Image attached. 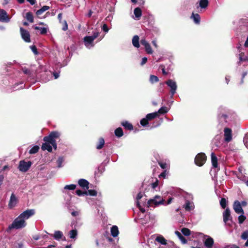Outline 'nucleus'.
Listing matches in <instances>:
<instances>
[{
    "label": "nucleus",
    "instance_id": "de8ad7c7",
    "mask_svg": "<svg viewBox=\"0 0 248 248\" xmlns=\"http://www.w3.org/2000/svg\"><path fill=\"white\" fill-rule=\"evenodd\" d=\"M64 160L62 157H59L57 160L58 167L61 168L62 167V164Z\"/></svg>",
    "mask_w": 248,
    "mask_h": 248
},
{
    "label": "nucleus",
    "instance_id": "e433bc0d",
    "mask_svg": "<svg viewBox=\"0 0 248 248\" xmlns=\"http://www.w3.org/2000/svg\"><path fill=\"white\" fill-rule=\"evenodd\" d=\"M26 18L30 22L32 23L33 22V17L31 12H28L26 14Z\"/></svg>",
    "mask_w": 248,
    "mask_h": 248
},
{
    "label": "nucleus",
    "instance_id": "c03bdc74",
    "mask_svg": "<svg viewBox=\"0 0 248 248\" xmlns=\"http://www.w3.org/2000/svg\"><path fill=\"white\" fill-rule=\"evenodd\" d=\"M76 187V185L74 184H71L69 185H66L64 187V189L66 190H74Z\"/></svg>",
    "mask_w": 248,
    "mask_h": 248
},
{
    "label": "nucleus",
    "instance_id": "5701e85b",
    "mask_svg": "<svg viewBox=\"0 0 248 248\" xmlns=\"http://www.w3.org/2000/svg\"><path fill=\"white\" fill-rule=\"evenodd\" d=\"M132 42L134 47L136 48H139L140 47L139 37L138 35H135L133 36Z\"/></svg>",
    "mask_w": 248,
    "mask_h": 248
},
{
    "label": "nucleus",
    "instance_id": "f257e3e1",
    "mask_svg": "<svg viewBox=\"0 0 248 248\" xmlns=\"http://www.w3.org/2000/svg\"><path fill=\"white\" fill-rule=\"evenodd\" d=\"M35 214L34 209H28L20 214L13 221L12 223L9 225L7 231L12 229H21L25 228L27 225L26 220Z\"/></svg>",
    "mask_w": 248,
    "mask_h": 248
},
{
    "label": "nucleus",
    "instance_id": "4d7b16f0",
    "mask_svg": "<svg viewBox=\"0 0 248 248\" xmlns=\"http://www.w3.org/2000/svg\"><path fill=\"white\" fill-rule=\"evenodd\" d=\"M14 248H24L23 243L19 242L15 244Z\"/></svg>",
    "mask_w": 248,
    "mask_h": 248
},
{
    "label": "nucleus",
    "instance_id": "e2e57ef3",
    "mask_svg": "<svg viewBox=\"0 0 248 248\" xmlns=\"http://www.w3.org/2000/svg\"><path fill=\"white\" fill-rule=\"evenodd\" d=\"M243 55H244V54L243 53H240L239 54V62H238V64H240V62L242 61H244L245 60V59L243 58Z\"/></svg>",
    "mask_w": 248,
    "mask_h": 248
},
{
    "label": "nucleus",
    "instance_id": "72a5a7b5",
    "mask_svg": "<svg viewBox=\"0 0 248 248\" xmlns=\"http://www.w3.org/2000/svg\"><path fill=\"white\" fill-rule=\"evenodd\" d=\"M115 134L117 137H121L123 135V131L122 128L119 127L115 129Z\"/></svg>",
    "mask_w": 248,
    "mask_h": 248
},
{
    "label": "nucleus",
    "instance_id": "aec40b11",
    "mask_svg": "<svg viewBox=\"0 0 248 248\" xmlns=\"http://www.w3.org/2000/svg\"><path fill=\"white\" fill-rule=\"evenodd\" d=\"M78 185L83 188H89V182L84 179H80L78 182Z\"/></svg>",
    "mask_w": 248,
    "mask_h": 248
},
{
    "label": "nucleus",
    "instance_id": "8fccbe9b",
    "mask_svg": "<svg viewBox=\"0 0 248 248\" xmlns=\"http://www.w3.org/2000/svg\"><path fill=\"white\" fill-rule=\"evenodd\" d=\"M76 192V194L79 196H83L84 195H87V191L83 192L82 190H79V189L77 190Z\"/></svg>",
    "mask_w": 248,
    "mask_h": 248
},
{
    "label": "nucleus",
    "instance_id": "bf43d9fd",
    "mask_svg": "<svg viewBox=\"0 0 248 248\" xmlns=\"http://www.w3.org/2000/svg\"><path fill=\"white\" fill-rule=\"evenodd\" d=\"M102 30L104 32H105L106 33L108 32V30H109L108 28V26H107V24H104L103 25V26L102 27Z\"/></svg>",
    "mask_w": 248,
    "mask_h": 248
},
{
    "label": "nucleus",
    "instance_id": "7c9ffc66",
    "mask_svg": "<svg viewBox=\"0 0 248 248\" xmlns=\"http://www.w3.org/2000/svg\"><path fill=\"white\" fill-rule=\"evenodd\" d=\"M34 29L36 30H39L41 34H45L47 31V29L45 27H40L38 26H34Z\"/></svg>",
    "mask_w": 248,
    "mask_h": 248
},
{
    "label": "nucleus",
    "instance_id": "dca6fc26",
    "mask_svg": "<svg viewBox=\"0 0 248 248\" xmlns=\"http://www.w3.org/2000/svg\"><path fill=\"white\" fill-rule=\"evenodd\" d=\"M50 235L53 236L54 239L57 241H60L61 239L65 240V237L63 236V232L60 231H56L53 234Z\"/></svg>",
    "mask_w": 248,
    "mask_h": 248
},
{
    "label": "nucleus",
    "instance_id": "9b49d317",
    "mask_svg": "<svg viewBox=\"0 0 248 248\" xmlns=\"http://www.w3.org/2000/svg\"><path fill=\"white\" fill-rule=\"evenodd\" d=\"M20 31L22 38L26 42H30L31 41L30 40V34L29 32L24 29L23 28L21 27L20 28Z\"/></svg>",
    "mask_w": 248,
    "mask_h": 248
},
{
    "label": "nucleus",
    "instance_id": "c756f323",
    "mask_svg": "<svg viewBox=\"0 0 248 248\" xmlns=\"http://www.w3.org/2000/svg\"><path fill=\"white\" fill-rule=\"evenodd\" d=\"M49 9V7L48 6H44L40 9L37 10L36 12V14L37 16L41 15L43 13Z\"/></svg>",
    "mask_w": 248,
    "mask_h": 248
},
{
    "label": "nucleus",
    "instance_id": "3c124183",
    "mask_svg": "<svg viewBox=\"0 0 248 248\" xmlns=\"http://www.w3.org/2000/svg\"><path fill=\"white\" fill-rule=\"evenodd\" d=\"M145 50L147 52V53L148 54H152L153 52V51L150 44L148 45L147 46H146L145 47Z\"/></svg>",
    "mask_w": 248,
    "mask_h": 248
},
{
    "label": "nucleus",
    "instance_id": "69168bd1",
    "mask_svg": "<svg viewBox=\"0 0 248 248\" xmlns=\"http://www.w3.org/2000/svg\"><path fill=\"white\" fill-rule=\"evenodd\" d=\"M71 215L73 217H77V216H78L79 212L78 211H72L71 212Z\"/></svg>",
    "mask_w": 248,
    "mask_h": 248
},
{
    "label": "nucleus",
    "instance_id": "20e7f679",
    "mask_svg": "<svg viewBox=\"0 0 248 248\" xmlns=\"http://www.w3.org/2000/svg\"><path fill=\"white\" fill-rule=\"evenodd\" d=\"M60 135V133L58 132L53 131L48 136L45 137L43 140L46 142L51 143V145L56 150L57 149L56 139L59 138Z\"/></svg>",
    "mask_w": 248,
    "mask_h": 248
},
{
    "label": "nucleus",
    "instance_id": "39448f33",
    "mask_svg": "<svg viewBox=\"0 0 248 248\" xmlns=\"http://www.w3.org/2000/svg\"><path fill=\"white\" fill-rule=\"evenodd\" d=\"M164 200L160 196H155L153 199L148 201L147 205L148 207L152 206L153 205L157 206L160 204H164Z\"/></svg>",
    "mask_w": 248,
    "mask_h": 248
},
{
    "label": "nucleus",
    "instance_id": "864d4df0",
    "mask_svg": "<svg viewBox=\"0 0 248 248\" xmlns=\"http://www.w3.org/2000/svg\"><path fill=\"white\" fill-rule=\"evenodd\" d=\"M241 238L244 240L248 239V231H245L242 233L241 235Z\"/></svg>",
    "mask_w": 248,
    "mask_h": 248
},
{
    "label": "nucleus",
    "instance_id": "6e6d98bb",
    "mask_svg": "<svg viewBox=\"0 0 248 248\" xmlns=\"http://www.w3.org/2000/svg\"><path fill=\"white\" fill-rule=\"evenodd\" d=\"M158 185V181L157 179L155 180V182L152 183L151 184V187H152V189H155L157 187Z\"/></svg>",
    "mask_w": 248,
    "mask_h": 248
},
{
    "label": "nucleus",
    "instance_id": "09e8293b",
    "mask_svg": "<svg viewBox=\"0 0 248 248\" xmlns=\"http://www.w3.org/2000/svg\"><path fill=\"white\" fill-rule=\"evenodd\" d=\"M87 195H89L92 196H95L97 195V192L95 190H88L87 192Z\"/></svg>",
    "mask_w": 248,
    "mask_h": 248
},
{
    "label": "nucleus",
    "instance_id": "a19ab883",
    "mask_svg": "<svg viewBox=\"0 0 248 248\" xmlns=\"http://www.w3.org/2000/svg\"><path fill=\"white\" fill-rule=\"evenodd\" d=\"M24 87V85L23 82H20V83H16L14 86V90H16L21 88H23Z\"/></svg>",
    "mask_w": 248,
    "mask_h": 248
},
{
    "label": "nucleus",
    "instance_id": "c85d7f7f",
    "mask_svg": "<svg viewBox=\"0 0 248 248\" xmlns=\"http://www.w3.org/2000/svg\"><path fill=\"white\" fill-rule=\"evenodd\" d=\"M122 125L124 127L125 129L128 130H132L133 128V125L127 121H124L122 123Z\"/></svg>",
    "mask_w": 248,
    "mask_h": 248
},
{
    "label": "nucleus",
    "instance_id": "bb28decb",
    "mask_svg": "<svg viewBox=\"0 0 248 248\" xmlns=\"http://www.w3.org/2000/svg\"><path fill=\"white\" fill-rule=\"evenodd\" d=\"M134 14L135 15V17L137 19H139L142 15V12L141 9L139 7L136 8L134 9Z\"/></svg>",
    "mask_w": 248,
    "mask_h": 248
},
{
    "label": "nucleus",
    "instance_id": "4c0bfd02",
    "mask_svg": "<svg viewBox=\"0 0 248 248\" xmlns=\"http://www.w3.org/2000/svg\"><path fill=\"white\" fill-rule=\"evenodd\" d=\"M39 149V146L37 145H35L31 149V150L29 151V153L30 154H34L38 151Z\"/></svg>",
    "mask_w": 248,
    "mask_h": 248
},
{
    "label": "nucleus",
    "instance_id": "774afa93",
    "mask_svg": "<svg viewBox=\"0 0 248 248\" xmlns=\"http://www.w3.org/2000/svg\"><path fill=\"white\" fill-rule=\"evenodd\" d=\"M143 196V194L141 193V192H140L138 195H137V202H139V200H140Z\"/></svg>",
    "mask_w": 248,
    "mask_h": 248
},
{
    "label": "nucleus",
    "instance_id": "0e129e2a",
    "mask_svg": "<svg viewBox=\"0 0 248 248\" xmlns=\"http://www.w3.org/2000/svg\"><path fill=\"white\" fill-rule=\"evenodd\" d=\"M147 62V58L146 57H144L142 59V61L141 62V65H143L144 64L146 63Z\"/></svg>",
    "mask_w": 248,
    "mask_h": 248
},
{
    "label": "nucleus",
    "instance_id": "58836bf2",
    "mask_svg": "<svg viewBox=\"0 0 248 248\" xmlns=\"http://www.w3.org/2000/svg\"><path fill=\"white\" fill-rule=\"evenodd\" d=\"M169 111V109L166 107H162L157 112L160 114H164Z\"/></svg>",
    "mask_w": 248,
    "mask_h": 248
},
{
    "label": "nucleus",
    "instance_id": "052dcab7",
    "mask_svg": "<svg viewBox=\"0 0 248 248\" xmlns=\"http://www.w3.org/2000/svg\"><path fill=\"white\" fill-rule=\"evenodd\" d=\"M30 47L34 54H37L38 52L37 51V48L35 46H31Z\"/></svg>",
    "mask_w": 248,
    "mask_h": 248
},
{
    "label": "nucleus",
    "instance_id": "603ef678",
    "mask_svg": "<svg viewBox=\"0 0 248 248\" xmlns=\"http://www.w3.org/2000/svg\"><path fill=\"white\" fill-rule=\"evenodd\" d=\"M23 71L25 74L28 75L30 77H33V75L32 74V72L31 71L27 68H24L23 69Z\"/></svg>",
    "mask_w": 248,
    "mask_h": 248
},
{
    "label": "nucleus",
    "instance_id": "423d86ee",
    "mask_svg": "<svg viewBox=\"0 0 248 248\" xmlns=\"http://www.w3.org/2000/svg\"><path fill=\"white\" fill-rule=\"evenodd\" d=\"M31 165V161L26 162L24 160H21L19 161L18 169L20 171L25 172L29 170Z\"/></svg>",
    "mask_w": 248,
    "mask_h": 248
},
{
    "label": "nucleus",
    "instance_id": "49530a36",
    "mask_svg": "<svg viewBox=\"0 0 248 248\" xmlns=\"http://www.w3.org/2000/svg\"><path fill=\"white\" fill-rule=\"evenodd\" d=\"M220 204L221 207L224 209L226 205V200L225 198H221L220 201Z\"/></svg>",
    "mask_w": 248,
    "mask_h": 248
},
{
    "label": "nucleus",
    "instance_id": "473e14b6",
    "mask_svg": "<svg viewBox=\"0 0 248 248\" xmlns=\"http://www.w3.org/2000/svg\"><path fill=\"white\" fill-rule=\"evenodd\" d=\"M158 116V112H155L153 113H149L146 115V117L149 121H151Z\"/></svg>",
    "mask_w": 248,
    "mask_h": 248
},
{
    "label": "nucleus",
    "instance_id": "0eeeda50",
    "mask_svg": "<svg viewBox=\"0 0 248 248\" xmlns=\"http://www.w3.org/2000/svg\"><path fill=\"white\" fill-rule=\"evenodd\" d=\"M223 221L228 226H231L232 223V217L231 216L230 209L227 208L223 213Z\"/></svg>",
    "mask_w": 248,
    "mask_h": 248
},
{
    "label": "nucleus",
    "instance_id": "338daca9",
    "mask_svg": "<svg viewBox=\"0 0 248 248\" xmlns=\"http://www.w3.org/2000/svg\"><path fill=\"white\" fill-rule=\"evenodd\" d=\"M53 76L54 77V78L55 79L58 78L59 77V76H60L59 72H53Z\"/></svg>",
    "mask_w": 248,
    "mask_h": 248
},
{
    "label": "nucleus",
    "instance_id": "cd10ccee",
    "mask_svg": "<svg viewBox=\"0 0 248 248\" xmlns=\"http://www.w3.org/2000/svg\"><path fill=\"white\" fill-rule=\"evenodd\" d=\"M175 233L179 237L183 244H185L187 243L186 239L183 236L180 232L178 231H175Z\"/></svg>",
    "mask_w": 248,
    "mask_h": 248
},
{
    "label": "nucleus",
    "instance_id": "b1692460",
    "mask_svg": "<svg viewBox=\"0 0 248 248\" xmlns=\"http://www.w3.org/2000/svg\"><path fill=\"white\" fill-rule=\"evenodd\" d=\"M191 18L193 19L195 24H198L200 22L201 17L198 14L192 13L191 16Z\"/></svg>",
    "mask_w": 248,
    "mask_h": 248
},
{
    "label": "nucleus",
    "instance_id": "2f4dec72",
    "mask_svg": "<svg viewBox=\"0 0 248 248\" xmlns=\"http://www.w3.org/2000/svg\"><path fill=\"white\" fill-rule=\"evenodd\" d=\"M105 144V140L103 138H100L99 139L98 143L96 145V148L98 150L102 149Z\"/></svg>",
    "mask_w": 248,
    "mask_h": 248
},
{
    "label": "nucleus",
    "instance_id": "2eb2a0df",
    "mask_svg": "<svg viewBox=\"0 0 248 248\" xmlns=\"http://www.w3.org/2000/svg\"><path fill=\"white\" fill-rule=\"evenodd\" d=\"M10 18L8 17L6 12L3 10H0V21L2 22H8Z\"/></svg>",
    "mask_w": 248,
    "mask_h": 248
},
{
    "label": "nucleus",
    "instance_id": "393cba45",
    "mask_svg": "<svg viewBox=\"0 0 248 248\" xmlns=\"http://www.w3.org/2000/svg\"><path fill=\"white\" fill-rule=\"evenodd\" d=\"M199 6L202 9H205L209 5L208 0H199Z\"/></svg>",
    "mask_w": 248,
    "mask_h": 248
},
{
    "label": "nucleus",
    "instance_id": "9d476101",
    "mask_svg": "<svg viewBox=\"0 0 248 248\" xmlns=\"http://www.w3.org/2000/svg\"><path fill=\"white\" fill-rule=\"evenodd\" d=\"M224 140L227 142L231 141L232 140V130L229 128L226 127L224 129Z\"/></svg>",
    "mask_w": 248,
    "mask_h": 248
},
{
    "label": "nucleus",
    "instance_id": "ea45409f",
    "mask_svg": "<svg viewBox=\"0 0 248 248\" xmlns=\"http://www.w3.org/2000/svg\"><path fill=\"white\" fill-rule=\"evenodd\" d=\"M159 80L157 77L154 75H151L150 77V81L151 83H154L158 82Z\"/></svg>",
    "mask_w": 248,
    "mask_h": 248
},
{
    "label": "nucleus",
    "instance_id": "a878e982",
    "mask_svg": "<svg viewBox=\"0 0 248 248\" xmlns=\"http://www.w3.org/2000/svg\"><path fill=\"white\" fill-rule=\"evenodd\" d=\"M68 235L71 239H76L78 235V231L76 229H73L69 231Z\"/></svg>",
    "mask_w": 248,
    "mask_h": 248
},
{
    "label": "nucleus",
    "instance_id": "f8f14e48",
    "mask_svg": "<svg viewBox=\"0 0 248 248\" xmlns=\"http://www.w3.org/2000/svg\"><path fill=\"white\" fill-rule=\"evenodd\" d=\"M18 202V199L16 195L12 193L11 195L10 199L8 203V208L12 209L16 206Z\"/></svg>",
    "mask_w": 248,
    "mask_h": 248
},
{
    "label": "nucleus",
    "instance_id": "6e6552de",
    "mask_svg": "<svg viewBox=\"0 0 248 248\" xmlns=\"http://www.w3.org/2000/svg\"><path fill=\"white\" fill-rule=\"evenodd\" d=\"M206 160V156L204 153H199L195 157V164L199 166H202Z\"/></svg>",
    "mask_w": 248,
    "mask_h": 248
},
{
    "label": "nucleus",
    "instance_id": "37998d69",
    "mask_svg": "<svg viewBox=\"0 0 248 248\" xmlns=\"http://www.w3.org/2000/svg\"><path fill=\"white\" fill-rule=\"evenodd\" d=\"M181 232L183 233V234L185 236H189L190 234V231L187 228H183L181 230Z\"/></svg>",
    "mask_w": 248,
    "mask_h": 248
},
{
    "label": "nucleus",
    "instance_id": "4be33fe9",
    "mask_svg": "<svg viewBox=\"0 0 248 248\" xmlns=\"http://www.w3.org/2000/svg\"><path fill=\"white\" fill-rule=\"evenodd\" d=\"M111 234L114 237H116L119 234V232L117 226H113L110 229Z\"/></svg>",
    "mask_w": 248,
    "mask_h": 248
},
{
    "label": "nucleus",
    "instance_id": "5fc2aeb1",
    "mask_svg": "<svg viewBox=\"0 0 248 248\" xmlns=\"http://www.w3.org/2000/svg\"><path fill=\"white\" fill-rule=\"evenodd\" d=\"M140 44L145 47L149 43L146 40L145 38L141 39L140 40Z\"/></svg>",
    "mask_w": 248,
    "mask_h": 248
},
{
    "label": "nucleus",
    "instance_id": "a18cd8bd",
    "mask_svg": "<svg viewBox=\"0 0 248 248\" xmlns=\"http://www.w3.org/2000/svg\"><path fill=\"white\" fill-rule=\"evenodd\" d=\"M246 219V217L244 215V214H242L238 217V222L239 224H242Z\"/></svg>",
    "mask_w": 248,
    "mask_h": 248
},
{
    "label": "nucleus",
    "instance_id": "ddd939ff",
    "mask_svg": "<svg viewBox=\"0 0 248 248\" xmlns=\"http://www.w3.org/2000/svg\"><path fill=\"white\" fill-rule=\"evenodd\" d=\"M233 208L234 211L237 214H244V210L242 207V205H241L240 202H239V201H235L234 202L233 205Z\"/></svg>",
    "mask_w": 248,
    "mask_h": 248
},
{
    "label": "nucleus",
    "instance_id": "7ed1b4c3",
    "mask_svg": "<svg viewBox=\"0 0 248 248\" xmlns=\"http://www.w3.org/2000/svg\"><path fill=\"white\" fill-rule=\"evenodd\" d=\"M99 32L93 31V35L86 36L83 38L85 46L88 49H90L94 46V40L99 36Z\"/></svg>",
    "mask_w": 248,
    "mask_h": 248
},
{
    "label": "nucleus",
    "instance_id": "79ce46f5",
    "mask_svg": "<svg viewBox=\"0 0 248 248\" xmlns=\"http://www.w3.org/2000/svg\"><path fill=\"white\" fill-rule=\"evenodd\" d=\"M148 121L149 120L146 117L140 120V124L142 126H145L148 124Z\"/></svg>",
    "mask_w": 248,
    "mask_h": 248
},
{
    "label": "nucleus",
    "instance_id": "c9c22d12",
    "mask_svg": "<svg viewBox=\"0 0 248 248\" xmlns=\"http://www.w3.org/2000/svg\"><path fill=\"white\" fill-rule=\"evenodd\" d=\"M146 218H149V222L151 221V224H153L155 223V216L154 215H151L150 214H147L145 215Z\"/></svg>",
    "mask_w": 248,
    "mask_h": 248
},
{
    "label": "nucleus",
    "instance_id": "680f3d73",
    "mask_svg": "<svg viewBox=\"0 0 248 248\" xmlns=\"http://www.w3.org/2000/svg\"><path fill=\"white\" fill-rule=\"evenodd\" d=\"M159 165L160 167L163 169H165L167 168V165L166 163L159 162Z\"/></svg>",
    "mask_w": 248,
    "mask_h": 248
},
{
    "label": "nucleus",
    "instance_id": "412c9836",
    "mask_svg": "<svg viewBox=\"0 0 248 248\" xmlns=\"http://www.w3.org/2000/svg\"><path fill=\"white\" fill-rule=\"evenodd\" d=\"M211 162L212 166L214 168H217V158L214 153H212L211 154Z\"/></svg>",
    "mask_w": 248,
    "mask_h": 248
},
{
    "label": "nucleus",
    "instance_id": "1a4fd4ad",
    "mask_svg": "<svg viewBox=\"0 0 248 248\" xmlns=\"http://www.w3.org/2000/svg\"><path fill=\"white\" fill-rule=\"evenodd\" d=\"M166 84L170 88V93L171 97H172L176 93L177 90V86L176 83L172 79H169L166 82Z\"/></svg>",
    "mask_w": 248,
    "mask_h": 248
},
{
    "label": "nucleus",
    "instance_id": "a211bd4d",
    "mask_svg": "<svg viewBox=\"0 0 248 248\" xmlns=\"http://www.w3.org/2000/svg\"><path fill=\"white\" fill-rule=\"evenodd\" d=\"M155 241L160 244L161 245H167V240L161 235H158L155 238Z\"/></svg>",
    "mask_w": 248,
    "mask_h": 248
},
{
    "label": "nucleus",
    "instance_id": "13d9d810",
    "mask_svg": "<svg viewBox=\"0 0 248 248\" xmlns=\"http://www.w3.org/2000/svg\"><path fill=\"white\" fill-rule=\"evenodd\" d=\"M137 205L142 213H144L145 212V209L141 206L139 202H137Z\"/></svg>",
    "mask_w": 248,
    "mask_h": 248
},
{
    "label": "nucleus",
    "instance_id": "6ab92c4d",
    "mask_svg": "<svg viewBox=\"0 0 248 248\" xmlns=\"http://www.w3.org/2000/svg\"><path fill=\"white\" fill-rule=\"evenodd\" d=\"M51 145V143L45 141V142L42 144L41 148L44 151L47 150L48 152H51L52 151V148Z\"/></svg>",
    "mask_w": 248,
    "mask_h": 248
},
{
    "label": "nucleus",
    "instance_id": "4468645a",
    "mask_svg": "<svg viewBox=\"0 0 248 248\" xmlns=\"http://www.w3.org/2000/svg\"><path fill=\"white\" fill-rule=\"evenodd\" d=\"M203 243L205 247L212 248L214 243V241L210 236L206 235L205 236V239L203 241Z\"/></svg>",
    "mask_w": 248,
    "mask_h": 248
},
{
    "label": "nucleus",
    "instance_id": "f3484780",
    "mask_svg": "<svg viewBox=\"0 0 248 248\" xmlns=\"http://www.w3.org/2000/svg\"><path fill=\"white\" fill-rule=\"evenodd\" d=\"M184 207L186 211H190L194 209V205L193 202L187 200L186 201L185 204L184 205Z\"/></svg>",
    "mask_w": 248,
    "mask_h": 248
},
{
    "label": "nucleus",
    "instance_id": "f704fd0d",
    "mask_svg": "<svg viewBox=\"0 0 248 248\" xmlns=\"http://www.w3.org/2000/svg\"><path fill=\"white\" fill-rule=\"evenodd\" d=\"M139 220H140V223H141L142 225L146 224L148 223H149V218H146L145 216L144 217V218H143L141 217V215L140 214L139 215Z\"/></svg>",
    "mask_w": 248,
    "mask_h": 248
},
{
    "label": "nucleus",
    "instance_id": "f03ea898",
    "mask_svg": "<svg viewBox=\"0 0 248 248\" xmlns=\"http://www.w3.org/2000/svg\"><path fill=\"white\" fill-rule=\"evenodd\" d=\"M218 121L222 124L229 123L231 121V114L225 108L221 107L219 108V113L217 116Z\"/></svg>",
    "mask_w": 248,
    "mask_h": 248
}]
</instances>
